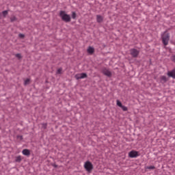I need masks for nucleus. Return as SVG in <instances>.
I'll return each instance as SVG.
<instances>
[{
  "label": "nucleus",
  "instance_id": "bb28decb",
  "mask_svg": "<svg viewBox=\"0 0 175 175\" xmlns=\"http://www.w3.org/2000/svg\"><path fill=\"white\" fill-rule=\"evenodd\" d=\"M54 167H57V165H54Z\"/></svg>",
  "mask_w": 175,
  "mask_h": 175
},
{
  "label": "nucleus",
  "instance_id": "5701e85b",
  "mask_svg": "<svg viewBox=\"0 0 175 175\" xmlns=\"http://www.w3.org/2000/svg\"><path fill=\"white\" fill-rule=\"evenodd\" d=\"M42 128L43 129H46V128H47V124H46V123H43L42 124Z\"/></svg>",
  "mask_w": 175,
  "mask_h": 175
},
{
  "label": "nucleus",
  "instance_id": "f257e3e1",
  "mask_svg": "<svg viewBox=\"0 0 175 175\" xmlns=\"http://www.w3.org/2000/svg\"><path fill=\"white\" fill-rule=\"evenodd\" d=\"M59 16L61 17V18L63 21H65V23H70V15L66 14V12H65V11H60Z\"/></svg>",
  "mask_w": 175,
  "mask_h": 175
},
{
  "label": "nucleus",
  "instance_id": "2eb2a0df",
  "mask_svg": "<svg viewBox=\"0 0 175 175\" xmlns=\"http://www.w3.org/2000/svg\"><path fill=\"white\" fill-rule=\"evenodd\" d=\"M16 162H21V156H18L15 159Z\"/></svg>",
  "mask_w": 175,
  "mask_h": 175
},
{
  "label": "nucleus",
  "instance_id": "a211bd4d",
  "mask_svg": "<svg viewBox=\"0 0 175 175\" xmlns=\"http://www.w3.org/2000/svg\"><path fill=\"white\" fill-rule=\"evenodd\" d=\"M116 104H117V106H118L119 107H121L123 106V105H122V103H121L119 100H117Z\"/></svg>",
  "mask_w": 175,
  "mask_h": 175
},
{
  "label": "nucleus",
  "instance_id": "dca6fc26",
  "mask_svg": "<svg viewBox=\"0 0 175 175\" xmlns=\"http://www.w3.org/2000/svg\"><path fill=\"white\" fill-rule=\"evenodd\" d=\"M15 57H16V58H18V59H21V58H23V56H21V55L20 53H16L15 55Z\"/></svg>",
  "mask_w": 175,
  "mask_h": 175
},
{
  "label": "nucleus",
  "instance_id": "1a4fd4ad",
  "mask_svg": "<svg viewBox=\"0 0 175 175\" xmlns=\"http://www.w3.org/2000/svg\"><path fill=\"white\" fill-rule=\"evenodd\" d=\"M95 49L92 46H89L88 49V53L89 54H94Z\"/></svg>",
  "mask_w": 175,
  "mask_h": 175
},
{
  "label": "nucleus",
  "instance_id": "aec40b11",
  "mask_svg": "<svg viewBox=\"0 0 175 175\" xmlns=\"http://www.w3.org/2000/svg\"><path fill=\"white\" fill-rule=\"evenodd\" d=\"M75 79H76L77 80H80V79H81V74H77V75H75Z\"/></svg>",
  "mask_w": 175,
  "mask_h": 175
},
{
  "label": "nucleus",
  "instance_id": "4468645a",
  "mask_svg": "<svg viewBox=\"0 0 175 175\" xmlns=\"http://www.w3.org/2000/svg\"><path fill=\"white\" fill-rule=\"evenodd\" d=\"M29 81H31V80L29 79H25V82H24V85H28V84H29Z\"/></svg>",
  "mask_w": 175,
  "mask_h": 175
},
{
  "label": "nucleus",
  "instance_id": "a878e982",
  "mask_svg": "<svg viewBox=\"0 0 175 175\" xmlns=\"http://www.w3.org/2000/svg\"><path fill=\"white\" fill-rule=\"evenodd\" d=\"M17 138L20 139L21 140H23V137L21 135H18Z\"/></svg>",
  "mask_w": 175,
  "mask_h": 175
},
{
  "label": "nucleus",
  "instance_id": "39448f33",
  "mask_svg": "<svg viewBox=\"0 0 175 175\" xmlns=\"http://www.w3.org/2000/svg\"><path fill=\"white\" fill-rule=\"evenodd\" d=\"M130 53H131V55H132L133 58H136L139 53V51H137L135 49H131Z\"/></svg>",
  "mask_w": 175,
  "mask_h": 175
},
{
  "label": "nucleus",
  "instance_id": "4be33fe9",
  "mask_svg": "<svg viewBox=\"0 0 175 175\" xmlns=\"http://www.w3.org/2000/svg\"><path fill=\"white\" fill-rule=\"evenodd\" d=\"M121 109L123 110V111H128V107L124 105L121 107Z\"/></svg>",
  "mask_w": 175,
  "mask_h": 175
},
{
  "label": "nucleus",
  "instance_id": "f8f14e48",
  "mask_svg": "<svg viewBox=\"0 0 175 175\" xmlns=\"http://www.w3.org/2000/svg\"><path fill=\"white\" fill-rule=\"evenodd\" d=\"M56 74L57 75H62V68H58L57 72H56Z\"/></svg>",
  "mask_w": 175,
  "mask_h": 175
},
{
  "label": "nucleus",
  "instance_id": "0eeeda50",
  "mask_svg": "<svg viewBox=\"0 0 175 175\" xmlns=\"http://www.w3.org/2000/svg\"><path fill=\"white\" fill-rule=\"evenodd\" d=\"M167 76L169 77H172V79H175V68L173 69L172 71H169L167 72Z\"/></svg>",
  "mask_w": 175,
  "mask_h": 175
},
{
  "label": "nucleus",
  "instance_id": "6ab92c4d",
  "mask_svg": "<svg viewBox=\"0 0 175 175\" xmlns=\"http://www.w3.org/2000/svg\"><path fill=\"white\" fill-rule=\"evenodd\" d=\"M17 20V18H16V16H12L11 18H10V21H11V23H13V22H14V21H16Z\"/></svg>",
  "mask_w": 175,
  "mask_h": 175
},
{
  "label": "nucleus",
  "instance_id": "b1692460",
  "mask_svg": "<svg viewBox=\"0 0 175 175\" xmlns=\"http://www.w3.org/2000/svg\"><path fill=\"white\" fill-rule=\"evenodd\" d=\"M72 18L75 20V18H76V13L75 12H72Z\"/></svg>",
  "mask_w": 175,
  "mask_h": 175
},
{
  "label": "nucleus",
  "instance_id": "412c9836",
  "mask_svg": "<svg viewBox=\"0 0 175 175\" xmlns=\"http://www.w3.org/2000/svg\"><path fill=\"white\" fill-rule=\"evenodd\" d=\"M8 10L3 11L2 14L3 17H6V16H8Z\"/></svg>",
  "mask_w": 175,
  "mask_h": 175
},
{
  "label": "nucleus",
  "instance_id": "393cba45",
  "mask_svg": "<svg viewBox=\"0 0 175 175\" xmlns=\"http://www.w3.org/2000/svg\"><path fill=\"white\" fill-rule=\"evenodd\" d=\"M24 37H25L24 34H22V33L19 34V38L23 39V38H24Z\"/></svg>",
  "mask_w": 175,
  "mask_h": 175
},
{
  "label": "nucleus",
  "instance_id": "6e6552de",
  "mask_svg": "<svg viewBox=\"0 0 175 175\" xmlns=\"http://www.w3.org/2000/svg\"><path fill=\"white\" fill-rule=\"evenodd\" d=\"M22 154L23 155H25L26 157H29L31 155V151L28 149H24L23 151H22Z\"/></svg>",
  "mask_w": 175,
  "mask_h": 175
},
{
  "label": "nucleus",
  "instance_id": "f03ea898",
  "mask_svg": "<svg viewBox=\"0 0 175 175\" xmlns=\"http://www.w3.org/2000/svg\"><path fill=\"white\" fill-rule=\"evenodd\" d=\"M161 39L163 44H164V46H167V44H169V40H170V36H169L167 32L165 31L161 36Z\"/></svg>",
  "mask_w": 175,
  "mask_h": 175
},
{
  "label": "nucleus",
  "instance_id": "9b49d317",
  "mask_svg": "<svg viewBox=\"0 0 175 175\" xmlns=\"http://www.w3.org/2000/svg\"><path fill=\"white\" fill-rule=\"evenodd\" d=\"M161 81L162 83H166V81H167V78L166 77V76H161Z\"/></svg>",
  "mask_w": 175,
  "mask_h": 175
},
{
  "label": "nucleus",
  "instance_id": "9d476101",
  "mask_svg": "<svg viewBox=\"0 0 175 175\" xmlns=\"http://www.w3.org/2000/svg\"><path fill=\"white\" fill-rule=\"evenodd\" d=\"M96 21L97 23H102V21H103V16L100 15H96Z\"/></svg>",
  "mask_w": 175,
  "mask_h": 175
},
{
  "label": "nucleus",
  "instance_id": "423d86ee",
  "mask_svg": "<svg viewBox=\"0 0 175 175\" xmlns=\"http://www.w3.org/2000/svg\"><path fill=\"white\" fill-rule=\"evenodd\" d=\"M103 73L105 76H107V77H111V72H110L107 68H104L103 70Z\"/></svg>",
  "mask_w": 175,
  "mask_h": 175
},
{
  "label": "nucleus",
  "instance_id": "7ed1b4c3",
  "mask_svg": "<svg viewBox=\"0 0 175 175\" xmlns=\"http://www.w3.org/2000/svg\"><path fill=\"white\" fill-rule=\"evenodd\" d=\"M84 168L85 169L86 172L91 173V172H92V169H94V165L91 161H86L84 164Z\"/></svg>",
  "mask_w": 175,
  "mask_h": 175
},
{
  "label": "nucleus",
  "instance_id": "f3484780",
  "mask_svg": "<svg viewBox=\"0 0 175 175\" xmlns=\"http://www.w3.org/2000/svg\"><path fill=\"white\" fill-rule=\"evenodd\" d=\"M81 79H85L87 77L86 73H81Z\"/></svg>",
  "mask_w": 175,
  "mask_h": 175
},
{
  "label": "nucleus",
  "instance_id": "20e7f679",
  "mask_svg": "<svg viewBox=\"0 0 175 175\" xmlns=\"http://www.w3.org/2000/svg\"><path fill=\"white\" fill-rule=\"evenodd\" d=\"M129 157L130 158H137V157H139V152L136 150H131L129 153Z\"/></svg>",
  "mask_w": 175,
  "mask_h": 175
},
{
  "label": "nucleus",
  "instance_id": "ddd939ff",
  "mask_svg": "<svg viewBox=\"0 0 175 175\" xmlns=\"http://www.w3.org/2000/svg\"><path fill=\"white\" fill-rule=\"evenodd\" d=\"M146 169H148L149 170H154V169H155V166L154 165L148 166L146 167Z\"/></svg>",
  "mask_w": 175,
  "mask_h": 175
}]
</instances>
